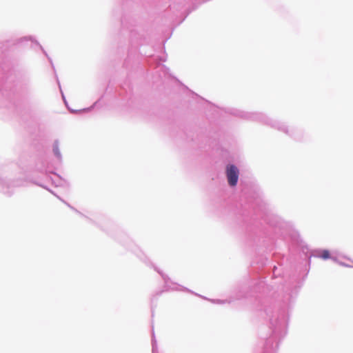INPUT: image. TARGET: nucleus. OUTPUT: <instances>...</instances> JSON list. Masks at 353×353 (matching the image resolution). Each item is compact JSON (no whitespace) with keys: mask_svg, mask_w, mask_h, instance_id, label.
<instances>
[{"mask_svg":"<svg viewBox=\"0 0 353 353\" xmlns=\"http://www.w3.org/2000/svg\"><path fill=\"white\" fill-rule=\"evenodd\" d=\"M239 170L235 165H229L227 166L226 176L230 185L235 186L236 185L239 179Z\"/></svg>","mask_w":353,"mask_h":353,"instance_id":"f257e3e1","label":"nucleus"},{"mask_svg":"<svg viewBox=\"0 0 353 353\" xmlns=\"http://www.w3.org/2000/svg\"><path fill=\"white\" fill-rule=\"evenodd\" d=\"M318 256L324 260L330 259V252L327 250H322L318 254Z\"/></svg>","mask_w":353,"mask_h":353,"instance_id":"f03ea898","label":"nucleus"},{"mask_svg":"<svg viewBox=\"0 0 353 353\" xmlns=\"http://www.w3.org/2000/svg\"><path fill=\"white\" fill-rule=\"evenodd\" d=\"M53 151L54 152V154L57 156H59L60 155V153H59V148H58V145L57 144H55L54 145V148H53Z\"/></svg>","mask_w":353,"mask_h":353,"instance_id":"7ed1b4c3","label":"nucleus"}]
</instances>
